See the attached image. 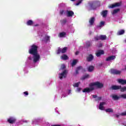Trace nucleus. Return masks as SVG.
<instances>
[{"instance_id": "obj_19", "label": "nucleus", "mask_w": 126, "mask_h": 126, "mask_svg": "<svg viewBox=\"0 0 126 126\" xmlns=\"http://www.w3.org/2000/svg\"><path fill=\"white\" fill-rule=\"evenodd\" d=\"M107 14H108V10L102 11L101 12V15L103 17H107Z\"/></svg>"}, {"instance_id": "obj_39", "label": "nucleus", "mask_w": 126, "mask_h": 126, "mask_svg": "<svg viewBox=\"0 0 126 126\" xmlns=\"http://www.w3.org/2000/svg\"><path fill=\"white\" fill-rule=\"evenodd\" d=\"M65 67H66L65 65H64V64H62V65H61V69H62V70H63L65 69Z\"/></svg>"}, {"instance_id": "obj_35", "label": "nucleus", "mask_w": 126, "mask_h": 126, "mask_svg": "<svg viewBox=\"0 0 126 126\" xmlns=\"http://www.w3.org/2000/svg\"><path fill=\"white\" fill-rule=\"evenodd\" d=\"M60 15H63V14H65V12H64V10H61L60 11Z\"/></svg>"}, {"instance_id": "obj_6", "label": "nucleus", "mask_w": 126, "mask_h": 126, "mask_svg": "<svg viewBox=\"0 0 126 126\" xmlns=\"http://www.w3.org/2000/svg\"><path fill=\"white\" fill-rule=\"evenodd\" d=\"M90 88H86L83 89V92L84 93H90L91 91H93L95 89L93 86H89Z\"/></svg>"}, {"instance_id": "obj_42", "label": "nucleus", "mask_w": 126, "mask_h": 126, "mask_svg": "<svg viewBox=\"0 0 126 126\" xmlns=\"http://www.w3.org/2000/svg\"><path fill=\"white\" fill-rule=\"evenodd\" d=\"M24 95H26V96H28V95L29 94L28 93V92H24Z\"/></svg>"}, {"instance_id": "obj_40", "label": "nucleus", "mask_w": 126, "mask_h": 126, "mask_svg": "<svg viewBox=\"0 0 126 126\" xmlns=\"http://www.w3.org/2000/svg\"><path fill=\"white\" fill-rule=\"evenodd\" d=\"M94 40H95V41H99V40H101L100 39V36H95V37H94Z\"/></svg>"}, {"instance_id": "obj_20", "label": "nucleus", "mask_w": 126, "mask_h": 126, "mask_svg": "<svg viewBox=\"0 0 126 126\" xmlns=\"http://www.w3.org/2000/svg\"><path fill=\"white\" fill-rule=\"evenodd\" d=\"M83 67L82 66H79L78 67H77L76 69V71H75V74H78V73H79V70H80L81 69H82Z\"/></svg>"}, {"instance_id": "obj_28", "label": "nucleus", "mask_w": 126, "mask_h": 126, "mask_svg": "<svg viewBox=\"0 0 126 126\" xmlns=\"http://www.w3.org/2000/svg\"><path fill=\"white\" fill-rule=\"evenodd\" d=\"M105 112L106 113H114V110L112 108H108L105 109Z\"/></svg>"}, {"instance_id": "obj_18", "label": "nucleus", "mask_w": 126, "mask_h": 126, "mask_svg": "<svg viewBox=\"0 0 126 126\" xmlns=\"http://www.w3.org/2000/svg\"><path fill=\"white\" fill-rule=\"evenodd\" d=\"M61 59L63 60V61H66L68 59V56L65 54H63V55L61 57Z\"/></svg>"}, {"instance_id": "obj_1", "label": "nucleus", "mask_w": 126, "mask_h": 126, "mask_svg": "<svg viewBox=\"0 0 126 126\" xmlns=\"http://www.w3.org/2000/svg\"><path fill=\"white\" fill-rule=\"evenodd\" d=\"M29 53L31 55H32L33 59V62L34 63H36L37 62L40 61V54L38 53V46L32 44L31 46V48L29 49Z\"/></svg>"}, {"instance_id": "obj_22", "label": "nucleus", "mask_w": 126, "mask_h": 126, "mask_svg": "<svg viewBox=\"0 0 126 126\" xmlns=\"http://www.w3.org/2000/svg\"><path fill=\"white\" fill-rule=\"evenodd\" d=\"M93 70H94V66H93V65L89 66L88 69V71L89 72H92Z\"/></svg>"}, {"instance_id": "obj_26", "label": "nucleus", "mask_w": 126, "mask_h": 126, "mask_svg": "<svg viewBox=\"0 0 126 126\" xmlns=\"http://www.w3.org/2000/svg\"><path fill=\"white\" fill-rule=\"evenodd\" d=\"M89 77H90L89 74H86V75L83 76L81 78V80H84L86 79V78H89Z\"/></svg>"}, {"instance_id": "obj_50", "label": "nucleus", "mask_w": 126, "mask_h": 126, "mask_svg": "<svg viewBox=\"0 0 126 126\" xmlns=\"http://www.w3.org/2000/svg\"><path fill=\"white\" fill-rule=\"evenodd\" d=\"M70 93H71V90H68V94H70Z\"/></svg>"}, {"instance_id": "obj_49", "label": "nucleus", "mask_w": 126, "mask_h": 126, "mask_svg": "<svg viewBox=\"0 0 126 126\" xmlns=\"http://www.w3.org/2000/svg\"><path fill=\"white\" fill-rule=\"evenodd\" d=\"M62 97H63L64 98V97H66V95H65V94H63L62 95Z\"/></svg>"}, {"instance_id": "obj_12", "label": "nucleus", "mask_w": 126, "mask_h": 126, "mask_svg": "<svg viewBox=\"0 0 126 126\" xmlns=\"http://www.w3.org/2000/svg\"><path fill=\"white\" fill-rule=\"evenodd\" d=\"M116 59V56L112 55L106 59V62H110V61H114Z\"/></svg>"}, {"instance_id": "obj_34", "label": "nucleus", "mask_w": 126, "mask_h": 126, "mask_svg": "<svg viewBox=\"0 0 126 126\" xmlns=\"http://www.w3.org/2000/svg\"><path fill=\"white\" fill-rule=\"evenodd\" d=\"M61 53H62V48H61L60 47H59L58 50L57 51V54L60 55Z\"/></svg>"}, {"instance_id": "obj_21", "label": "nucleus", "mask_w": 126, "mask_h": 126, "mask_svg": "<svg viewBox=\"0 0 126 126\" xmlns=\"http://www.w3.org/2000/svg\"><path fill=\"white\" fill-rule=\"evenodd\" d=\"M33 24H34V22H33V21L31 20L28 21L27 22V25L28 26H32V25H33Z\"/></svg>"}, {"instance_id": "obj_31", "label": "nucleus", "mask_w": 126, "mask_h": 126, "mask_svg": "<svg viewBox=\"0 0 126 126\" xmlns=\"http://www.w3.org/2000/svg\"><path fill=\"white\" fill-rule=\"evenodd\" d=\"M77 63V61H76V60H74L72 63H71V66L72 67L74 66V65H75V64H76Z\"/></svg>"}, {"instance_id": "obj_36", "label": "nucleus", "mask_w": 126, "mask_h": 126, "mask_svg": "<svg viewBox=\"0 0 126 126\" xmlns=\"http://www.w3.org/2000/svg\"><path fill=\"white\" fill-rule=\"evenodd\" d=\"M120 90L121 92H125V91H126V87L122 88L121 86V88H120Z\"/></svg>"}, {"instance_id": "obj_17", "label": "nucleus", "mask_w": 126, "mask_h": 126, "mask_svg": "<svg viewBox=\"0 0 126 126\" xmlns=\"http://www.w3.org/2000/svg\"><path fill=\"white\" fill-rule=\"evenodd\" d=\"M118 82L119 83H121L122 85H125V84H126V80L119 79H118Z\"/></svg>"}, {"instance_id": "obj_10", "label": "nucleus", "mask_w": 126, "mask_h": 126, "mask_svg": "<svg viewBox=\"0 0 126 126\" xmlns=\"http://www.w3.org/2000/svg\"><path fill=\"white\" fill-rule=\"evenodd\" d=\"M104 54H105L104 50H99L96 51L95 55H96V57H99L100 56H101V55H104Z\"/></svg>"}, {"instance_id": "obj_23", "label": "nucleus", "mask_w": 126, "mask_h": 126, "mask_svg": "<svg viewBox=\"0 0 126 126\" xmlns=\"http://www.w3.org/2000/svg\"><path fill=\"white\" fill-rule=\"evenodd\" d=\"M100 39L101 41H104V40H107V36L106 35H100Z\"/></svg>"}, {"instance_id": "obj_43", "label": "nucleus", "mask_w": 126, "mask_h": 126, "mask_svg": "<svg viewBox=\"0 0 126 126\" xmlns=\"http://www.w3.org/2000/svg\"><path fill=\"white\" fill-rule=\"evenodd\" d=\"M121 116H126V111L123 112V113H122L121 114Z\"/></svg>"}, {"instance_id": "obj_52", "label": "nucleus", "mask_w": 126, "mask_h": 126, "mask_svg": "<svg viewBox=\"0 0 126 126\" xmlns=\"http://www.w3.org/2000/svg\"><path fill=\"white\" fill-rule=\"evenodd\" d=\"M116 118H119V117H120V116L119 115L116 114Z\"/></svg>"}, {"instance_id": "obj_25", "label": "nucleus", "mask_w": 126, "mask_h": 126, "mask_svg": "<svg viewBox=\"0 0 126 126\" xmlns=\"http://www.w3.org/2000/svg\"><path fill=\"white\" fill-rule=\"evenodd\" d=\"M86 45L87 48H89V47H91V46H92V42H91L89 41H87L86 42Z\"/></svg>"}, {"instance_id": "obj_56", "label": "nucleus", "mask_w": 126, "mask_h": 126, "mask_svg": "<svg viewBox=\"0 0 126 126\" xmlns=\"http://www.w3.org/2000/svg\"><path fill=\"white\" fill-rule=\"evenodd\" d=\"M35 26H38V25H35Z\"/></svg>"}, {"instance_id": "obj_48", "label": "nucleus", "mask_w": 126, "mask_h": 126, "mask_svg": "<svg viewBox=\"0 0 126 126\" xmlns=\"http://www.w3.org/2000/svg\"><path fill=\"white\" fill-rule=\"evenodd\" d=\"M51 126H62L60 125H51Z\"/></svg>"}, {"instance_id": "obj_55", "label": "nucleus", "mask_w": 126, "mask_h": 126, "mask_svg": "<svg viewBox=\"0 0 126 126\" xmlns=\"http://www.w3.org/2000/svg\"><path fill=\"white\" fill-rule=\"evenodd\" d=\"M72 1H75L76 0H71Z\"/></svg>"}, {"instance_id": "obj_13", "label": "nucleus", "mask_w": 126, "mask_h": 126, "mask_svg": "<svg viewBox=\"0 0 126 126\" xmlns=\"http://www.w3.org/2000/svg\"><path fill=\"white\" fill-rule=\"evenodd\" d=\"M90 25L92 26L94 24V22H95V17H93L91 18L89 21Z\"/></svg>"}, {"instance_id": "obj_4", "label": "nucleus", "mask_w": 126, "mask_h": 126, "mask_svg": "<svg viewBox=\"0 0 126 126\" xmlns=\"http://www.w3.org/2000/svg\"><path fill=\"white\" fill-rule=\"evenodd\" d=\"M112 99L113 100H119L120 98H123V99H126V94H123L121 95L120 96L117 95H113L112 96Z\"/></svg>"}, {"instance_id": "obj_2", "label": "nucleus", "mask_w": 126, "mask_h": 126, "mask_svg": "<svg viewBox=\"0 0 126 126\" xmlns=\"http://www.w3.org/2000/svg\"><path fill=\"white\" fill-rule=\"evenodd\" d=\"M89 86H91V87L93 86V87L94 86H96L97 88L101 89L104 87V85L99 82H95L90 83L89 85Z\"/></svg>"}, {"instance_id": "obj_15", "label": "nucleus", "mask_w": 126, "mask_h": 126, "mask_svg": "<svg viewBox=\"0 0 126 126\" xmlns=\"http://www.w3.org/2000/svg\"><path fill=\"white\" fill-rule=\"evenodd\" d=\"M112 90H119L120 88H122V86H112L111 87Z\"/></svg>"}, {"instance_id": "obj_16", "label": "nucleus", "mask_w": 126, "mask_h": 126, "mask_svg": "<svg viewBox=\"0 0 126 126\" xmlns=\"http://www.w3.org/2000/svg\"><path fill=\"white\" fill-rule=\"evenodd\" d=\"M122 4L120 2H117L115 4H113L111 5L110 7L111 8H114V7H116L117 6H121V5Z\"/></svg>"}, {"instance_id": "obj_41", "label": "nucleus", "mask_w": 126, "mask_h": 126, "mask_svg": "<svg viewBox=\"0 0 126 126\" xmlns=\"http://www.w3.org/2000/svg\"><path fill=\"white\" fill-rule=\"evenodd\" d=\"M104 24H105V22L101 21V22H100V26H103V25H104Z\"/></svg>"}, {"instance_id": "obj_3", "label": "nucleus", "mask_w": 126, "mask_h": 126, "mask_svg": "<svg viewBox=\"0 0 126 126\" xmlns=\"http://www.w3.org/2000/svg\"><path fill=\"white\" fill-rule=\"evenodd\" d=\"M100 2L98 1H94L90 3V6L93 9H96L97 6H99Z\"/></svg>"}, {"instance_id": "obj_9", "label": "nucleus", "mask_w": 126, "mask_h": 126, "mask_svg": "<svg viewBox=\"0 0 126 126\" xmlns=\"http://www.w3.org/2000/svg\"><path fill=\"white\" fill-rule=\"evenodd\" d=\"M110 72L111 74H114V75H118V74H121V71L118 70L117 69H111L110 70Z\"/></svg>"}, {"instance_id": "obj_32", "label": "nucleus", "mask_w": 126, "mask_h": 126, "mask_svg": "<svg viewBox=\"0 0 126 126\" xmlns=\"http://www.w3.org/2000/svg\"><path fill=\"white\" fill-rule=\"evenodd\" d=\"M79 84H80V82L73 84V87H79Z\"/></svg>"}, {"instance_id": "obj_47", "label": "nucleus", "mask_w": 126, "mask_h": 126, "mask_svg": "<svg viewBox=\"0 0 126 126\" xmlns=\"http://www.w3.org/2000/svg\"><path fill=\"white\" fill-rule=\"evenodd\" d=\"M102 99V97H98V98H97V100H98V101H100V100H101Z\"/></svg>"}, {"instance_id": "obj_27", "label": "nucleus", "mask_w": 126, "mask_h": 126, "mask_svg": "<svg viewBox=\"0 0 126 126\" xmlns=\"http://www.w3.org/2000/svg\"><path fill=\"white\" fill-rule=\"evenodd\" d=\"M123 34H125V30H121L117 32V35H123Z\"/></svg>"}, {"instance_id": "obj_11", "label": "nucleus", "mask_w": 126, "mask_h": 126, "mask_svg": "<svg viewBox=\"0 0 126 126\" xmlns=\"http://www.w3.org/2000/svg\"><path fill=\"white\" fill-rule=\"evenodd\" d=\"M86 60L88 62H92V60H94V56L92 54H89L88 57L86 58Z\"/></svg>"}, {"instance_id": "obj_37", "label": "nucleus", "mask_w": 126, "mask_h": 126, "mask_svg": "<svg viewBox=\"0 0 126 126\" xmlns=\"http://www.w3.org/2000/svg\"><path fill=\"white\" fill-rule=\"evenodd\" d=\"M83 1V0H79L76 3V5H79L80 4V3H81V2H82V1Z\"/></svg>"}, {"instance_id": "obj_5", "label": "nucleus", "mask_w": 126, "mask_h": 126, "mask_svg": "<svg viewBox=\"0 0 126 126\" xmlns=\"http://www.w3.org/2000/svg\"><path fill=\"white\" fill-rule=\"evenodd\" d=\"M67 75V70H64L63 72H62L59 75V78L60 79H63V78H66Z\"/></svg>"}, {"instance_id": "obj_7", "label": "nucleus", "mask_w": 126, "mask_h": 126, "mask_svg": "<svg viewBox=\"0 0 126 126\" xmlns=\"http://www.w3.org/2000/svg\"><path fill=\"white\" fill-rule=\"evenodd\" d=\"M7 122L11 125H13V124H15L16 122V119L14 117H11L7 119Z\"/></svg>"}, {"instance_id": "obj_38", "label": "nucleus", "mask_w": 126, "mask_h": 126, "mask_svg": "<svg viewBox=\"0 0 126 126\" xmlns=\"http://www.w3.org/2000/svg\"><path fill=\"white\" fill-rule=\"evenodd\" d=\"M45 39L46 41H50V36H49L48 35H46L45 37Z\"/></svg>"}, {"instance_id": "obj_53", "label": "nucleus", "mask_w": 126, "mask_h": 126, "mask_svg": "<svg viewBox=\"0 0 126 126\" xmlns=\"http://www.w3.org/2000/svg\"><path fill=\"white\" fill-rule=\"evenodd\" d=\"M99 47H102V43H100Z\"/></svg>"}, {"instance_id": "obj_8", "label": "nucleus", "mask_w": 126, "mask_h": 126, "mask_svg": "<svg viewBox=\"0 0 126 126\" xmlns=\"http://www.w3.org/2000/svg\"><path fill=\"white\" fill-rule=\"evenodd\" d=\"M66 14L67 17H72L74 15V12L73 11L67 10Z\"/></svg>"}, {"instance_id": "obj_33", "label": "nucleus", "mask_w": 126, "mask_h": 126, "mask_svg": "<svg viewBox=\"0 0 126 126\" xmlns=\"http://www.w3.org/2000/svg\"><path fill=\"white\" fill-rule=\"evenodd\" d=\"M119 11H120V9L119 8L114 9L113 11L112 14H116V13H118Z\"/></svg>"}, {"instance_id": "obj_45", "label": "nucleus", "mask_w": 126, "mask_h": 126, "mask_svg": "<svg viewBox=\"0 0 126 126\" xmlns=\"http://www.w3.org/2000/svg\"><path fill=\"white\" fill-rule=\"evenodd\" d=\"M97 97H98V95H96V94H94V95H93V98H97Z\"/></svg>"}, {"instance_id": "obj_54", "label": "nucleus", "mask_w": 126, "mask_h": 126, "mask_svg": "<svg viewBox=\"0 0 126 126\" xmlns=\"http://www.w3.org/2000/svg\"><path fill=\"white\" fill-rule=\"evenodd\" d=\"M24 123H28L27 121H23Z\"/></svg>"}, {"instance_id": "obj_30", "label": "nucleus", "mask_w": 126, "mask_h": 126, "mask_svg": "<svg viewBox=\"0 0 126 126\" xmlns=\"http://www.w3.org/2000/svg\"><path fill=\"white\" fill-rule=\"evenodd\" d=\"M62 54H64L66 53V51H67V47H64L63 49H61Z\"/></svg>"}, {"instance_id": "obj_51", "label": "nucleus", "mask_w": 126, "mask_h": 126, "mask_svg": "<svg viewBox=\"0 0 126 126\" xmlns=\"http://www.w3.org/2000/svg\"><path fill=\"white\" fill-rule=\"evenodd\" d=\"M29 60H30V61H31L32 60V58L31 57H30L28 58Z\"/></svg>"}, {"instance_id": "obj_46", "label": "nucleus", "mask_w": 126, "mask_h": 126, "mask_svg": "<svg viewBox=\"0 0 126 126\" xmlns=\"http://www.w3.org/2000/svg\"><path fill=\"white\" fill-rule=\"evenodd\" d=\"M79 54V52H78V51H76V52H75V55H76V56H77V55H78Z\"/></svg>"}, {"instance_id": "obj_57", "label": "nucleus", "mask_w": 126, "mask_h": 126, "mask_svg": "<svg viewBox=\"0 0 126 126\" xmlns=\"http://www.w3.org/2000/svg\"><path fill=\"white\" fill-rule=\"evenodd\" d=\"M125 69H126V66H125Z\"/></svg>"}, {"instance_id": "obj_24", "label": "nucleus", "mask_w": 126, "mask_h": 126, "mask_svg": "<svg viewBox=\"0 0 126 126\" xmlns=\"http://www.w3.org/2000/svg\"><path fill=\"white\" fill-rule=\"evenodd\" d=\"M65 35H66V33H65V32H60L59 33V37H60V38H63L64 37Z\"/></svg>"}, {"instance_id": "obj_44", "label": "nucleus", "mask_w": 126, "mask_h": 126, "mask_svg": "<svg viewBox=\"0 0 126 126\" xmlns=\"http://www.w3.org/2000/svg\"><path fill=\"white\" fill-rule=\"evenodd\" d=\"M81 91V89L80 88H78L77 89V91L78 92H80Z\"/></svg>"}, {"instance_id": "obj_14", "label": "nucleus", "mask_w": 126, "mask_h": 126, "mask_svg": "<svg viewBox=\"0 0 126 126\" xmlns=\"http://www.w3.org/2000/svg\"><path fill=\"white\" fill-rule=\"evenodd\" d=\"M104 105H105V102H102L100 103L99 105V110H101L102 111H104V110H105V108H104Z\"/></svg>"}, {"instance_id": "obj_29", "label": "nucleus", "mask_w": 126, "mask_h": 126, "mask_svg": "<svg viewBox=\"0 0 126 126\" xmlns=\"http://www.w3.org/2000/svg\"><path fill=\"white\" fill-rule=\"evenodd\" d=\"M66 19H64L63 20H61V24L63 26L65 25V24H66Z\"/></svg>"}]
</instances>
